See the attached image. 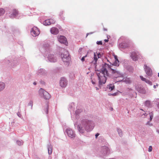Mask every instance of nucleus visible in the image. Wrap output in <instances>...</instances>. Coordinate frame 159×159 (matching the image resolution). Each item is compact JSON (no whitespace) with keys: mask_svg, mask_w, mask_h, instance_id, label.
<instances>
[{"mask_svg":"<svg viewBox=\"0 0 159 159\" xmlns=\"http://www.w3.org/2000/svg\"><path fill=\"white\" fill-rule=\"evenodd\" d=\"M107 65L110 68V69L107 71H109L110 74V77H111L112 75H113V77L114 78H117L121 76V74L119 71L112 69L110 66L108 64H107Z\"/></svg>","mask_w":159,"mask_h":159,"instance_id":"obj_2","label":"nucleus"},{"mask_svg":"<svg viewBox=\"0 0 159 159\" xmlns=\"http://www.w3.org/2000/svg\"><path fill=\"white\" fill-rule=\"evenodd\" d=\"M123 48H125V47H123Z\"/></svg>","mask_w":159,"mask_h":159,"instance_id":"obj_49","label":"nucleus"},{"mask_svg":"<svg viewBox=\"0 0 159 159\" xmlns=\"http://www.w3.org/2000/svg\"><path fill=\"white\" fill-rule=\"evenodd\" d=\"M144 69L147 74L148 75H151L152 74V70L146 65H144Z\"/></svg>","mask_w":159,"mask_h":159,"instance_id":"obj_10","label":"nucleus"},{"mask_svg":"<svg viewBox=\"0 0 159 159\" xmlns=\"http://www.w3.org/2000/svg\"><path fill=\"white\" fill-rule=\"evenodd\" d=\"M17 144L19 145H21L23 144L20 141H17Z\"/></svg>","mask_w":159,"mask_h":159,"instance_id":"obj_29","label":"nucleus"},{"mask_svg":"<svg viewBox=\"0 0 159 159\" xmlns=\"http://www.w3.org/2000/svg\"><path fill=\"white\" fill-rule=\"evenodd\" d=\"M109 95H113V96H115L116 95V93H114L113 94H108Z\"/></svg>","mask_w":159,"mask_h":159,"instance_id":"obj_35","label":"nucleus"},{"mask_svg":"<svg viewBox=\"0 0 159 159\" xmlns=\"http://www.w3.org/2000/svg\"><path fill=\"white\" fill-rule=\"evenodd\" d=\"M5 84L3 82H0V91L2 90L5 88Z\"/></svg>","mask_w":159,"mask_h":159,"instance_id":"obj_17","label":"nucleus"},{"mask_svg":"<svg viewBox=\"0 0 159 159\" xmlns=\"http://www.w3.org/2000/svg\"><path fill=\"white\" fill-rule=\"evenodd\" d=\"M5 12V10L4 9L0 8V16H3Z\"/></svg>","mask_w":159,"mask_h":159,"instance_id":"obj_20","label":"nucleus"},{"mask_svg":"<svg viewBox=\"0 0 159 159\" xmlns=\"http://www.w3.org/2000/svg\"><path fill=\"white\" fill-rule=\"evenodd\" d=\"M66 132L69 137L73 138L75 137V134L71 129H67L66 130Z\"/></svg>","mask_w":159,"mask_h":159,"instance_id":"obj_9","label":"nucleus"},{"mask_svg":"<svg viewBox=\"0 0 159 159\" xmlns=\"http://www.w3.org/2000/svg\"><path fill=\"white\" fill-rule=\"evenodd\" d=\"M39 93L40 95H43L44 98L46 99H49L51 98L50 94L42 88L39 89Z\"/></svg>","mask_w":159,"mask_h":159,"instance_id":"obj_3","label":"nucleus"},{"mask_svg":"<svg viewBox=\"0 0 159 159\" xmlns=\"http://www.w3.org/2000/svg\"><path fill=\"white\" fill-rule=\"evenodd\" d=\"M87 56V55H85V56L83 57L81 59V60L83 62L84 61V60H85V57H86Z\"/></svg>","mask_w":159,"mask_h":159,"instance_id":"obj_33","label":"nucleus"},{"mask_svg":"<svg viewBox=\"0 0 159 159\" xmlns=\"http://www.w3.org/2000/svg\"><path fill=\"white\" fill-rule=\"evenodd\" d=\"M145 82H146V83L149 84L150 85H152V83L151 81H150L149 80L146 79V80H145Z\"/></svg>","mask_w":159,"mask_h":159,"instance_id":"obj_25","label":"nucleus"},{"mask_svg":"<svg viewBox=\"0 0 159 159\" xmlns=\"http://www.w3.org/2000/svg\"><path fill=\"white\" fill-rule=\"evenodd\" d=\"M150 120H151L152 119L153 116V115L152 113H150Z\"/></svg>","mask_w":159,"mask_h":159,"instance_id":"obj_31","label":"nucleus"},{"mask_svg":"<svg viewBox=\"0 0 159 159\" xmlns=\"http://www.w3.org/2000/svg\"><path fill=\"white\" fill-rule=\"evenodd\" d=\"M97 43L98 45H102V43L101 41H98L97 42Z\"/></svg>","mask_w":159,"mask_h":159,"instance_id":"obj_32","label":"nucleus"},{"mask_svg":"<svg viewBox=\"0 0 159 159\" xmlns=\"http://www.w3.org/2000/svg\"><path fill=\"white\" fill-rule=\"evenodd\" d=\"M62 60L64 62H67L70 60V57L69 56L68 51H65L61 55Z\"/></svg>","mask_w":159,"mask_h":159,"instance_id":"obj_4","label":"nucleus"},{"mask_svg":"<svg viewBox=\"0 0 159 159\" xmlns=\"http://www.w3.org/2000/svg\"><path fill=\"white\" fill-rule=\"evenodd\" d=\"M153 87H154V88H155H155H156V86H155V85H154V86H153Z\"/></svg>","mask_w":159,"mask_h":159,"instance_id":"obj_42","label":"nucleus"},{"mask_svg":"<svg viewBox=\"0 0 159 159\" xmlns=\"http://www.w3.org/2000/svg\"><path fill=\"white\" fill-rule=\"evenodd\" d=\"M60 84L62 87H65L67 84V82L66 80L64 78H61L60 80Z\"/></svg>","mask_w":159,"mask_h":159,"instance_id":"obj_8","label":"nucleus"},{"mask_svg":"<svg viewBox=\"0 0 159 159\" xmlns=\"http://www.w3.org/2000/svg\"><path fill=\"white\" fill-rule=\"evenodd\" d=\"M140 57H142V56L138 52H133L131 53V57L134 61H137Z\"/></svg>","mask_w":159,"mask_h":159,"instance_id":"obj_5","label":"nucleus"},{"mask_svg":"<svg viewBox=\"0 0 159 159\" xmlns=\"http://www.w3.org/2000/svg\"><path fill=\"white\" fill-rule=\"evenodd\" d=\"M158 76L159 77V73H158Z\"/></svg>","mask_w":159,"mask_h":159,"instance_id":"obj_46","label":"nucleus"},{"mask_svg":"<svg viewBox=\"0 0 159 159\" xmlns=\"http://www.w3.org/2000/svg\"><path fill=\"white\" fill-rule=\"evenodd\" d=\"M48 58L49 61L51 62H55L56 59L54 56L52 55H50L48 57Z\"/></svg>","mask_w":159,"mask_h":159,"instance_id":"obj_13","label":"nucleus"},{"mask_svg":"<svg viewBox=\"0 0 159 159\" xmlns=\"http://www.w3.org/2000/svg\"><path fill=\"white\" fill-rule=\"evenodd\" d=\"M108 87L109 89L111 90H112L114 89L115 88V86L114 85H112L111 84Z\"/></svg>","mask_w":159,"mask_h":159,"instance_id":"obj_23","label":"nucleus"},{"mask_svg":"<svg viewBox=\"0 0 159 159\" xmlns=\"http://www.w3.org/2000/svg\"><path fill=\"white\" fill-rule=\"evenodd\" d=\"M103 30H104V31H107V29H105V28H104Z\"/></svg>","mask_w":159,"mask_h":159,"instance_id":"obj_40","label":"nucleus"},{"mask_svg":"<svg viewBox=\"0 0 159 159\" xmlns=\"http://www.w3.org/2000/svg\"><path fill=\"white\" fill-rule=\"evenodd\" d=\"M145 105L147 107H150L151 105L150 102L149 101H147L145 103Z\"/></svg>","mask_w":159,"mask_h":159,"instance_id":"obj_21","label":"nucleus"},{"mask_svg":"<svg viewBox=\"0 0 159 159\" xmlns=\"http://www.w3.org/2000/svg\"><path fill=\"white\" fill-rule=\"evenodd\" d=\"M94 79V77L93 75H92L91 76V80L92 83L93 84H95V80H93Z\"/></svg>","mask_w":159,"mask_h":159,"instance_id":"obj_22","label":"nucleus"},{"mask_svg":"<svg viewBox=\"0 0 159 159\" xmlns=\"http://www.w3.org/2000/svg\"><path fill=\"white\" fill-rule=\"evenodd\" d=\"M101 55L100 53H94L93 60L92 61V64L95 66V70L97 71L96 74L98 77L99 80V86L100 87L101 85L105 84L107 77H110V74L108 70L110 69L107 64L105 63L102 66V68L100 71L98 69L97 66L96 65L98 58H100Z\"/></svg>","mask_w":159,"mask_h":159,"instance_id":"obj_1","label":"nucleus"},{"mask_svg":"<svg viewBox=\"0 0 159 159\" xmlns=\"http://www.w3.org/2000/svg\"><path fill=\"white\" fill-rule=\"evenodd\" d=\"M18 14V11L16 9H13L12 11V15L14 17L16 16Z\"/></svg>","mask_w":159,"mask_h":159,"instance_id":"obj_18","label":"nucleus"},{"mask_svg":"<svg viewBox=\"0 0 159 159\" xmlns=\"http://www.w3.org/2000/svg\"><path fill=\"white\" fill-rule=\"evenodd\" d=\"M85 129L88 131H89L91 130V129H89V128H87V126H86L85 127Z\"/></svg>","mask_w":159,"mask_h":159,"instance_id":"obj_34","label":"nucleus"},{"mask_svg":"<svg viewBox=\"0 0 159 159\" xmlns=\"http://www.w3.org/2000/svg\"><path fill=\"white\" fill-rule=\"evenodd\" d=\"M33 84L34 85H36V82H34V83H33Z\"/></svg>","mask_w":159,"mask_h":159,"instance_id":"obj_41","label":"nucleus"},{"mask_svg":"<svg viewBox=\"0 0 159 159\" xmlns=\"http://www.w3.org/2000/svg\"><path fill=\"white\" fill-rule=\"evenodd\" d=\"M11 18H12V16H11Z\"/></svg>","mask_w":159,"mask_h":159,"instance_id":"obj_47","label":"nucleus"},{"mask_svg":"<svg viewBox=\"0 0 159 159\" xmlns=\"http://www.w3.org/2000/svg\"><path fill=\"white\" fill-rule=\"evenodd\" d=\"M158 107L159 108V103L158 104Z\"/></svg>","mask_w":159,"mask_h":159,"instance_id":"obj_43","label":"nucleus"},{"mask_svg":"<svg viewBox=\"0 0 159 159\" xmlns=\"http://www.w3.org/2000/svg\"><path fill=\"white\" fill-rule=\"evenodd\" d=\"M91 129H92V128H92V126L91 127Z\"/></svg>","mask_w":159,"mask_h":159,"instance_id":"obj_48","label":"nucleus"},{"mask_svg":"<svg viewBox=\"0 0 159 159\" xmlns=\"http://www.w3.org/2000/svg\"><path fill=\"white\" fill-rule=\"evenodd\" d=\"M152 150V147L151 146H150L149 147L148 151L149 152H151Z\"/></svg>","mask_w":159,"mask_h":159,"instance_id":"obj_30","label":"nucleus"},{"mask_svg":"<svg viewBox=\"0 0 159 159\" xmlns=\"http://www.w3.org/2000/svg\"><path fill=\"white\" fill-rule=\"evenodd\" d=\"M59 32L58 29L55 27H52L50 30V32L52 34H57Z\"/></svg>","mask_w":159,"mask_h":159,"instance_id":"obj_11","label":"nucleus"},{"mask_svg":"<svg viewBox=\"0 0 159 159\" xmlns=\"http://www.w3.org/2000/svg\"><path fill=\"white\" fill-rule=\"evenodd\" d=\"M114 57L115 60H118V59H117V56L114 55Z\"/></svg>","mask_w":159,"mask_h":159,"instance_id":"obj_36","label":"nucleus"},{"mask_svg":"<svg viewBox=\"0 0 159 159\" xmlns=\"http://www.w3.org/2000/svg\"><path fill=\"white\" fill-rule=\"evenodd\" d=\"M107 38H108V37H107ZM108 39H105L104 40V41L105 42H108Z\"/></svg>","mask_w":159,"mask_h":159,"instance_id":"obj_39","label":"nucleus"},{"mask_svg":"<svg viewBox=\"0 0 159 159\" xmlns=\"http://www.w3.org/2000/svg\"><path fill=\"white\" fill-rule=\"evenodd\" d=\"M138 91L142 94H145L146 93V91L142 87H139L137 88Z\"/></svg>","mask_w":159,"mask_h":159,"instance_id":"obj_12","label":"nucleus"},{"mask_svg":"<svg viewBox=\"0 0 159 159\" xmlns=\"http://www.w3.org/2000/svg\"><path fill=\"white\" fill-rule=\"evenodd\" d=\"M123 80L126 84H130L131 82V80L129 78H124Z\"/></svg>","mask_w":159,"mask_h":159,"instance_id":"obj_14","label":"nucleus"},{"mask_svg":"<svg viewBox=\"0 0 159 159\" xmlns=\"http://www.w3.org/2000/svg\"><path fill=\"white\" fill-rule=\"evenodd\" d=\"M114 57L115 60H118V59H117V56L114 55Z\"/></svg>","mask_w":159,"mask_h":159,"instance_id":"obj_37","label":"nucleus"},{"mask_svg":"<svg viewBox=\"0 0 159 159\" xmlns=\"http://www.w3.org/2000/svg\"><path fill=\"white\" fill-rule=\"evenodd\" d=\"M112 65L118 66H119V61L118 60H115V61L112 64Z\"/></svg>","mask_w":159,"mask_h":159,"instance_id":"obj_19","label":"nucleus"},{"mask_svg":"<svg viewBox=\"0 0 159 159\" xmlns=\"http://www.w3.org/2000/svg\"><path fill=\"white\" fill-rule=\"evenodd\" d=\"M50 22V20L49 19H47L43 22V24L45 25H51Z\"/></svg>","mask_w":159,"mask_h":159,"instance_id":"obj_15","label":"nucleus"},{"mask_svg":"<svg viewBox=\"0 0 159 159\" xmlns=\"http://www.w3.org/2000/svg\"><path fill=\"white\" fill-rule=\"evenodd\" d=\"M96 89H97V90H98V88H97V87L96 88Z\"/></svg>","mask_w":159,"mask_h":159,"instance_id":"obj_45","label":"nucleus"},{"mask_svg":"<svg viewBox=\"0 0 159 159\" xmlns=\"http://www.w3.org/2000/svg\"><path fill=\"white\" fill-rule=\"evenodd\" d=\"M48 153L49 154H52V148L51 146L49 145L48 147Z\"/></svg>","mask_w":159,"mask_h":159,"instance_id":"obj_16","label":"nucleus"},{"mask_svg":"<svg viewBox=\"0 0 159 159\" xmlns=\"http://www.w3.org/2000/svg\"><path fill=\"white\" fill-rule=\"evenodd\" d=\"M40 33L39 29L36 27H34L31 30V34L34 37L38 36Z\"/></svg>","mask_w":159,"mask_h":159,"instance_id":"obj_6","label":"nucleus"},{"mask_svg":"<svg viewBox=\"0 0 159 159\" xmlns=\"http://www.w3.org/2000/svg\"><path fill=\"white\" fill-rule=\"evenodd\" d=\"M117 132L120 136H121L122 135V132L121 130L120 129H117Z\"/></svg>","mask_w":159,"mask_h":159,"instance_id":"obj_24","label":"nucleus"},{"mask_svg":"<svg viewBox=\"0 0 159 159\" xmlns=\"http://www.w3.org/2000/svg\"><path fill=\"white\" fill-rule=\"evenodd\" d=\"M58 39L59 41L61 43L64 44L66 45L67 43L66 38L63 36H58Z\"/></svg>","mask_w":159,"mask_h":159,"instance_id":"obj_7","label":"nucleus"},{"mask_svg":"<svg viewBox=\"0 0 159 159\" xmlns=\"http://www.w3.org/2000/svg\"><path fill=\"white\" fill-rule=\"evenodd\" d=\"M140 78L143 81H145V80H146V79L145 78H143L142 76H140Z\"/></svg>","mask_w":159,"mask_h":159,"instance_id":"obj_28","label":"nucleus"},{"mask_svg":"<svg viewBox=\"0 0 159 159\" xmlns=\"http://www.w3.org/2000/svg\"><path fill=\"white\" fill-rule=\"evenodd\" d=\"M158 133H159V132H158Z\"/></svg>","mask_w":159,"mask_h":159,"instance_id":"obj_50","label":"nucleus"},{"mask_svg":"<svg viewBox=\"0 0 159 159\" xmlns=\"http://www.w3.org/2000/svg\"><path fill=\"white\" fill-rule=\"evenodd\" d=\"M89 34V33L87 34V36Z\"/></svg>","mask_w":159,"mask_h":159,"instance_id":"obj_44","label":"nucleus"},{"mask_svg":"<svg viewBox=\"0 0 159 159\" xmlns=\"http://www.w3.org/2000/svg\"><path fill=\"white\" fill-rule=\"evenodd\" d=\"M82 129V127H79V129H78L80 133H84V130Z\"/></svg>","mask_w":159,"mask_h":159,"instance_id":"obj_27","label":"nucleus"},{"mask_svg":"<svg viewBox=\"0 0 159 159\" xmlns=\"http://www.w3.org/2000/svg\"><path fill=\"white\" fill-rule=\"evenodd\" d=\"M49 20H50V22H51V24H54L55 23V21L53 19H50Z\"/></svg>","mask_w":159,"mask_h":159,"instance_id":"obj_26","label":"nucleus"},{"mask_svg":"<svg viewBox=\"0 0 159 159\" xmlns=\"http://www.w3.org/2000/svg\"><path fill=\"white\" fill-rule=\"evenodd\" d=\"M99 135V133H97L95 135V137L96 138H97V137Z\"/></svg>","mask_w":159,"mask_h":159,"instance_id":"obj_38","label":"nucleus"}]
</instances>
